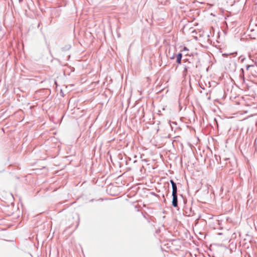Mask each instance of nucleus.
<instances>
[{"label": "nucleus", "instance_id": "f257e3e1", "mask_svg": "<svg viewBox=\"0 0 257 257\" xmlns=\"http://www.w3.org/2000/svg\"><path fill=\"white\" fill-rule=\"evenodd\" d=\"M246 69L247 71H249L252 76L256 75V67L254 65H247L246 66Z\"/></svg>", "mask_w": 257, "mask_h": 257}, {"label": "nucleus", "instance_id": "f03ea898", "mask_svg": "<svg viewBox=\"0 0 257 257\" xmlns=\"http://www.w3.org/2000/svg\"><path fill=\"white\" fill-rule=\"evenodd\" d=\"M172 204L174 207H178V195L177 194H172Z\"/></svg>", "mask_w": 257, "mask_h": 257}, {"label": "nucleus", "instance_id": "7ed1b4c3", "mask_svg": "<svg viewBox=\"0 0 257 257\" xmlns=\"http://www.w3.org/2000/svg\"><path fill=\"white\" fill-rule=\"evenodd\" d=\"M170 182L172 185L173 194H177V186L176 183L172 180H170Z\"/></svg>", "mask_w": 257, "mask_h": 257}, {"label": "nucleus", "instance_id": "20e7f679", "mask_svg": "<svg viewBox=\"0 0 257 257\" xmlns=\"http://www.w3.org/2000/svg\"><path fill=\"white\" fill-rule=\"evenodd\" d=\"M176 57H177L176 62L178 64H180L181 63V59L182 58V53H179L178 54H177Z\"/></svg>", "mask_w": 257, "mask_h": 257}, {"label": "nucleus", "instance_id": "39448f33", "mask_svg": "<svg viewBox=\"0 0 257 257\" xmlns=\"http://www.w3.org/2000/svg\"><path fill=\"white\" fill-rule=\"evenodd\" d=\"M71 48V45L66 44L64 47H62L61 48V50L63 52H65V51H67L70 50Z\"/></svg>", "mask_w": 257, "mask_h": 257}, {"label": "nucleus", "instance_id": "423d86ee", "mask_svg": "<svg viewBox=\"0 0 257 257\" xmlns=\"http://www.w3.org/2000/svg\"><path fill=\"white\" fill-rule=\"evenodd\" d=\"M190 68L189 66H185L184 68L183 74L186 75L188 71H190Z\"/></svg>", "mask_w": 257, "mask_h": 257}, {"label": "nucleus", "instance_id": "0eeeda50", "mask_svg": "<svg viewBox=\"0 0 257 257\" xmlns=\"http://www.w3.org/2000/svg\"><path fill=\"white\" fill-rule=\"evenodd\" d=\"M241 73L239 75L240 78L243 81H244V70L243 68L240 69Z\"/></svg>", "mask_w": 257, "mask_h": 257}, {"label": "nucleus", "instance_id": "6e6552de", "mask_svg": "<svg viewBox=\"0 0 257 257\" xmlns=\"http://www.w3.org/2000/svg\"><path fill=\"white\" fill-rule=\"evenodd\" d=\"M183 50L184 51H188V48L186 47H184Z\"/></svg>", "mask_w": 257, "mask_h": 257}, {"label": "nucleus", "instance_id": "1a4fd4ad", "mask_svg": "<svg viewBox=\"0 0 257 257\" xmlns=\"http://www.w3.org/2000/svg\"><path fill=\"white\" fill-rule=\"evenodd\" d=\"M169 193H170V191H169V190H168L167 191V194H166V195H167V196H168V194H169Z\"/></svg>", "mask_w": 257, "mask_h": 257}, {"label": "nucleus", "instance_id": "9d476101", "mask_svg": "<svg viewBox=\"0 0 257 257\" xmlns=\"http://www.w3.org/2000/svg\"><path fill=\"white\" fill-rule=\"evenodd\" d=\"M222 55H223V56H228V54H222Z\"/></svg>", "mask_w": 257, "mask_h": 257}, {"label": "nucleus", "instance_id": "9b49d317", "mask_svg": "<svg viewBox=\"0 0 257 257\" xmlns=\"http://www.w3.org/2000/svg\"><path fill=\"white\" fill-rule=\"evenodd\" d=\"M244 59H245V58H244L241 59V60H240L241 62H243Z\"/></svg>", "mask_w": 257, "mask_h": 257}, {"label": "nucleus", "instance_id": "f8f14e48", "mask_svg": "<svg viewBox=\"0 0 257 257\" xmlns=\"http://www.w3.org/2000/svg\"><path fill=\"white\" fill-rule=\"evenodd\" d=\"M163 198H164V202H165V201H166V199L165 198V196H164V195H163Z\"/></svg>", "mask_w": 257, "mask_h": 257}, {"label": "nucleus", "instance_id": "ddd939ff", "mask_svg": "<svg viewBox=\"0 0 257 257\" xmlns=\"http://www.w3.org/2000/svg\"><path fill=\"white\" fill-rule=\"evenodd\" d=\"M55 83L57 85V82L56 81H55Z\"/></svg>", "mask_w": 257, "mask_h": 257}, {"label": "nucleus", "instance_id": "4468645a", "mask_svg": "<svg viewBox=\"0 0 257 257\" xmlns=\"http://www.w3.org/2000/svg\"><path fill=\"white\" fill-rule=\"evenodd\" d=\"M20 1H21V0H19Z\"/></svg>", "mask_w": 257, "mask_h": 257}]
</instances>
